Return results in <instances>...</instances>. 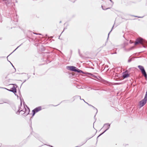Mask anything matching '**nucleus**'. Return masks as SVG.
Instances as JSON below:
<instances>
[{
  "label": "nucleus",
  "mask_w": 147,
  "mask_h": 147,
  "mask_svg": "<svg viewBox=\"0 0 147 147\" xmlns=\"http://www.w3.org/2000/svg\"><path fill=\"white\" fill-rule=\"evenodd\" d=\"M21 108L23 109V110H21V109H18V111L16 112V114H17L23 115L25 114L24 116L26 115L29 114V109L27 108V110L26 109L25 107L24 106H22V102L21 103Z\"/></svg>",
  "instance_id": "1"
},
{
  "label": "nucleus",
  "mask_w": 147,
  "mask_h": 147,
  "mask_svg": "<svg viewBox=\"0 0 147 147\" xmlns=\"http://www.w3.org/2000/svg\"><path fill=\"white\" fill-rule=\"evenodd\" d=\"M66 68L67 69L70 70L71 71L77 72H82L81 70L77 69V68L76 67L73 66H68Z\"/></svg>",
  "instance_id": "2"
},
{
  "label": "nucleus",
  "mask_w": 147,
  "mask_h": 147,
  "mask_svg": "<svg viewBox=\"0 0 147 147\" xmlns=\"http://www.w3.org/2000/svg\"><path fill=\"white\" fill-rule=\"evenodd\" d=\"M147 101V98L144 97V98L139 102V106L140 107L143 106L146 103Z\"/></svg>",
  "instance_id": "3"
},
{
  "label": "nucleus",
  "mask_w": 147,
  "mask_h": 147,
  "mask_svg": "<svg viewBox=\"0 0 147 147\" xmlns=\"http://www.w3.org/2000/svg\"><path fill=\"white\" fill-rule=\"evenodd\" d=\"M138 67L141 70L142 74L145 77H147V74L144 67L142 66L138 65Z\"/></svg>",
  "instance_id": "4"
},
{
  "label": "nucleus",
  "mask_w": 147,
  "mask_h": 147,
  "mask_svg": "<svg viewBox=\"0 0 147 147\" xmlns=\"http://www.w3.org/2000/svg\"><path fill=\"white\" fill-rule=\"evenodd\" d=\"M41 107H38L36 108L35 109H34L32 110V113H33L32 116H34L35 113L39 111L40 110H41Z\"/></svg>",
  "instance_id": "5"
},
{
  "label": "nucleus",
  "mask_w": 147,
  "mask_h": 147,
  "mask_svg": "<svg viewBox=\"0 0 147 147\" xmlns=\"http://www.w3.org/2000/svg\"><path fill=\"white\" fill-rule=\"evenodd\" d=\"M143 42V39L141 38H139L136 40L135 44V45H137L139 43L142 44Z\"/></svg>",
  "instance_id": "6"
},
{
  "label": "nucleus",
  "mask_w": 147,
  "mask_h": 147,
  "mask_svg": "<svg viewBox=\"0 0 147 147\" xmlns=\"http://www.w3.org/2000/svg\"><path fill=\"white\" fill-rule=\"evenodd\" d=\"M110 124H106L104 125V126L103 127V129H105V131L102 133H103L105 132L110 127Z\"/></svg>",
  "instance_id": "7"
},
{
  "label": "nucleus",
  "mask_w": 147,
  "mask_h": 147,
  "mask_svg": "<svg viewBox=\"0 0 147 147\" xmlns=\"http://www.w3.org/2000/svg\"><path fill=\"white\" fill-rule=\"evenodd\" d=\"M129 76V74L127 73L126 72H125L123 73V77L124 78H127Z\"/></svg>",
  "instance_id": "8"
},
{
  "label": "nucleus",
  "mask_w": 147,
  "mask_h": 147,
  "mask_svg": "<svg viewBox=\"0 0 147 147\" xmlns=\"http://www.w3.org/2000/svg\"><path fill=\"white\" fill-rule=\"evenodd\" d=\"M10 91L11 92H13L14 93H16V90L15 88L13 89L12 90H10Z\"/></svg>",
  "instance_id": "9"
},
{
  "label": "nucleus",
  "mask_w": 147,
  "mask_h": 147,
  "mask_svg": "<svg viewBox=\"0 0 147 147\" xmlns=\"http://www.w3.org/2000/svg\"><path fill=\"white\" fill-rule=\"evenodd\" d=\"M102 7L103 9V10H106V9H109V8H104L103 6H102Z\"/></svg>",
  "instance_id": "10"
},
{
  "label": "nucleus",
  "mask_w": 147,
  "mask_h": 147,
  "mask_svg": "<svg viewBox=\"0 0 147 147\" xmlns=\"http://www.w3.org/2000/svg\"><path fill=\"white\" fill-rule=\"evenodd\" d=\"M109 0L112 3V5H111V6H112V5H113V1L111 0Z\"/></svg>",
  "instance_id": "11"
},
{
  "label": "nucleus",
  "mask_w": 147,
  "mask_h": 147,
  "mask_svg": "<svg viewBox=\"0 0 147 147\" xmlns=\"http://www.w3.org/2000/svg\"><path fill=\"white\" fill-rule=\"evenodd\" d=\"M146 97V98H147V90L146 93V94L145 96L144 97Z\"/></svg>",
  "instance_id": "12"
},
{
  "label": "nucleus",
  "mask_w": 147,
  "mask_h": 147,
  "mask_svg": "<svg viewBox=\"0 0 147 147\" xmlns=\"http://www.w3.org/2000/svg\"><path fill=\"white\" fill-rule=\"evenodd\" d=\"M131 61V59H129L128 60V62H130Z\"/></svg>",
  "instance_id": "13"
},
{
  "label": "nucleus",
  "mask_w": 147,
  "mask_h": 147,
  "mask_svg": "<svg viewBox=\"0 0 147 147\" xmlns=\"http://www.w3.org/2000/svg\"><path fill=\"white\" fill-rule=\"evenodd\" d=\"M18 109H21V110H23V109H21V106Z\"/></svg>",
  "instance_id": "14"
},
{
  "label": "nucleus",
  "mask_w": 147,
  "mask_h": 147,
  "mask_svg": "<svg viewBox=\"0 0 147 147\" xmlns=\"http://www.w3.org/2000/svg\"><path fill=\"white\" fill-rule=\"evenodd\" d=\"M82 100H83L84 102H85V101H84V99H82Z\"/></svg>",
  "instance_id": "15"
},
{
  "label": "nucleus",
  "mask_w": 147,
  "mask_h": 147,
  "mask_svg": "<svg viewBox=\"0 0 147 147\" xmlns=\"http://www.w3.org/2000/svg\"><path fill=\"white\" fill-rule=\"evenodd\" d=\"M18 47H18L17 48L15 49V50H16V49L17 48H18Z\"/></svg>",
  "instance_id": "16"
},
{
  "label": "nucleus",
  "mask_w": 147,
  "mask_h": 147,
  "mask_svg": "<svg viewBox=\"0 0 147 147\" xmlns=\"http://www.w3.org/2000/svg\"><path fill=\"white\" fill-rule=\"evenodd\" d=\"M79 97H80V99H81L80 96H79Z\"/></svg>",
  "instance_id": "17"
},
{
  "label": "nucleus",
  "mask_w": 147,
  "mask_h": 147,
  "mask_svg": "<svg viewBox=\"0 0 147 147\" xmlns=\"http://www.w3.org/2000/svg\"><path fill=\"white\" fill-rule=\"evenodd\" d=\"M110 32H110L109 33V34H108V35H109V33H110Z\"/></svg>",
  "instance_id": "18"
},
{
  "label": "nucleus",
  "mask_w": 147,
  "mask_h": 147,
  "mask_svg": "<svg viewBox=\"0 0 147 147\" xmlns=\"http://www.w3.org/2000/svg\"><path fill=\"white\" fill-rule=\"evenodd\" d=\"M113 27H114V26H113V27H112V28H113Z\"/></svg>",
  "instance_id": "19"
},
{
  "label": "nucleus",
  "mask_w": 147,
  "mask_h": 147,
  "mask_svg": "<svg viewBox=\"0 0 147 147\" xmlns=\"http://www.w3.org/2000/svg\"><path fill=\"white\" fill-rule=\"evenodd\" d=\"M113 27H114V26H113V27H112V28H113Z\"/></svg>",
  "instance_id": "20"
},
{
  "label": "nucleus",
  "mask_w": 147,
  "mask_h": 147,
  "mask_svg": "<svg viewBox=\"0 0 147 147\" xmlns=\"http://www.w3.org/2000/svg\"><path fill=\"white\" fill-rule=\"evenodd\" d=\"M113 27H114V26H113V27H112V28H113Z\"/></svg>",
  "instance_id": "21"
},
{
  "label": "nucleus",
  "mask_w": 147,
  "mask_h": 147,
  "mask_svg": "<svg viewBox=\"0 0 147 147\" xmlns=\"http://www.w3.org/2000/svg\"><path fill=\"white\" fill-rule=\"evenodd\" d=\"M111 30H111V31L110 32H111Z\"/></svg>",
  "instance_id": "22"
}]
</instances>
